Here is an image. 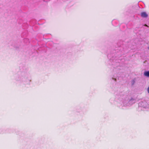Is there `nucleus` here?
Here are the masks:
<instances>
[{
    "label": "nucleus",
    "mask_w": 149,
    "mask_h": 149,
    "mask_svg": "<svg viewBox=\"0 0 149 149\" xmlns=\"http://www.w3.org/2000/svg\"><path fill=\"white\" fill-rule=\"evenodd\" d=\"M141 16L143 17H146L148 16V15L145 12H142L141 14Z\"/></svg>",
    "instance_id": "obj_1"
},
{
    "label": "nucleus",
    "mask_w": 149,
    "mask_h": 149,
    "mask_svg": "<svg viewBox=\"0 0 149 149\" xmlns=\"http://www.w3.org/2000/svg\"><path fill=\"white\" fill-rule=\"evenodd\" d=\"M145 26H147V25H145Z\"/></svg>",
    "instance_id": "obj_4"
},
{
    "label": "nucleus",
    "mask_w": 149,
    "mask_h": 149,
    "mask_svg": "<svg viewBox=\"0 0 149 149\" xmlns=\"http://www.w3.org/2000/svg\"><path fill=\"white\" fill-rule=\"evenodd\" d=\"M144 74L145 76L149 77V71L145 72L144 73Z\"/></svg>",
    "instance_id": "obj_2"
},
{
    "label": "nucleus",
    "mask_w": 149,
    "mask_h": 149,
    "mask_svg": "<svg viewBox=\"0 0 149 149\" xmlns=\"http://www.w3.org/2000/svg\"><path fill=\"white\" fill-rule=\"evenodd\" d=\"M148 90V93H149V87L148 88V90Z\"/></svg>",
    "instance_id": "obj_3"
}]
</instances>
